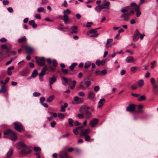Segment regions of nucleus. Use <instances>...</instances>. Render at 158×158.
I'll return each mask as SVG.
<instances>
[{"label": "nucleus", "instance_id": "f257e3e1", "mask_svg": "<svg viewBox=\"0 0 158 158\" xmlns=\"http://www.w3.org/2000/svg\"><path fill=\"white\" fill-rule=\"evenodd\" d=\"M4 136L5 138H9L12 141L15 140L17 138L16 134L10 129L4 132Z\"/></svg>", "mask_w": 158, "mask_h": 158}, {"label": "nucleus", "instance_id": "f03ea898", "mask_svg": "<svg viewBox=\"0 0 158 158\" xmlns=\"http://www.w3.org/2000/svg\"><path fill=\"white\" fill-rule=\"evenodd\" d=\"M35 58L37 59L36 62L38 66H42L45 65V59L44 57H42L40 59H38L37 57H35Z\"/></svg>", "mask_w": 158, "mask_h": 158}, {"label": "nucleus", "instance_id": "7ed1b4c3", "mask_svg": "<svg viewBox=\"0 0 158 158\" xmlns=\"http://www.w3.org/2000/svg\"><path fill=\"white\" fill-rule=\"evenodd\" d=\"M63 13L64 14L63 20L64 23H66L69 20V17L67 15L71 13V11L69 9H68L64 10L63 11Z\"/></svg>", "mask_w": 158, "mask_h": 158}, {"label": "nucleus", "instance_id": "20e7f679", "mask_svg": "<svg viewBox=\"0 0 158 158\" xmlns=\"http://www.w3.org/2000/svg\"><path fill=\"white\" fill-rule=\"evenodd\" d=\"M15 126V129L17 131L21 132L23 129L22 124L20 122H16L14 123Z\"/></svg>", "mask_w": 158, "mask_h": 158}, {"label": "nucleus", "instance_id": "39448f33", "mask_svg": "<svg viewBox=\"0 0 158 158\" xmlns=\"http://www.w3.org/2000/svg\"><path fill=\"white\" fill-rule=\"evenodd\" d=\"M98 122V120L96 118H94L89 122V126L92 127H94Z\"/></svg>", "mask_w": 158, "mask_h": 158}, {"label": "nucleus", "instance_id": "423d86ee", "mask_svg": "<svg viewBox=\"0 0 158 158\" xmlns=\"http://www.w3.org/2000/svg\"><path fill=\"white\" fill-rule=\"evenodd\" d=\"M83 99L82 98H79L77 96H75L74 98V101H73V103L76 104H80L82 102H83Z\"/></svg>", "mask_w": 158, "mask_h": 158}, {"label": "nucleus", "instance_id": "0eeeda50", "mask_svg": "<svg viewBox=\"0 0 158 158\" xmlns=\"http://www.w3.org/2000/svg\"><path fill=\"white\" fill-rule=\"evenodd\" d=\"M130 15L129 13L123 14L121 15V17L123 18L124 21H128L129 20Z\"/></svg>", "mask_w": 158, "mask_h": 158}, {"label": "nucleus", "instance_id": "6e6552de", "mask_svg": "<svg viewBox=\"0 0 158 158\" xmlns=\"http://www.w3.org/2000/svg\"><path fill=\"white\" fill-rule=\"evenodd\" d=\"M139 31L137 29H136L133 37V40L134 41H136L139 38Z\"/></svg>", "mask_w": 158, "mask_h": 158}, {"label": "nucleus", "instance_id": "1a4fd4ad", "mask_svg": "<svg viewBox=\"0 0 158 158\" xmlns=\"http://www.w3.org/2000/svg\"><path fill=\"white\" fill-rule=\"evenodd\" d=\"M135 109V106L134 104H130L127 107L126 110L129 112H133Z\"/></svg>", "mask_w": 158, "mask_h": 158}, {"label": "nucleus", "instance_id": "9d476101", "mask_svg": "<svg viewBox=\"0 0 158 158\" xmlns=\"http://www.w3.org/2000/svg\"><path fill=\"white\" fill-rule=\"evenodd\" d=\"M81 129V133L80 134V135L81 136H85L87 135V134L90 132V129H86L84 131H83L82 129Z\"/></svg>", "mask_w": 158, "mask_h": 158}, {"label": "nucleus", "instance_id": "9b49d317", "mask_svg": "<svg viewBox=\"0 0 158 158\" xmlns=\"http://www.w3.org/2000/svg\"><path fill=\"white\" fill-rule=\"evenodd\" d=\"M113 41V40L111 39H108L105 44V47L106 48H108L109 47H110L112 46L111 43H112Z\"/></svg>", "mask_w": 158, "mask_h": 158}, {"label": "nucleus", "instance_id": "f8f14e48", "mask_svg": "<svg viewBox=\"0 0 158 158\" xmlns=\"http://www.w3.org/2000/svg\"><path fill=\"white\" fill-rule=\"evenodd\" d=\"M90 109V107L86 105H83L79 109V111L80 112H83L85 110H88L89 109Z\"/></svg>", "mask_w": 158, "mask_h": 158}, {"label": "nucleus", "instance_id": "ddd939ff", "mask_svg": "<svg viewBox=\"0 0 158 158\" xmlns=\"http://www.w3.org/2000/svg\"><path fill=\"white\" fill-rule=\"evenodd\" d=\"M25 48L27 50L26 53L27 54H31L33 51V48L30 46L28 45L26 46Z\"/></svg>", "mask_w": 158, "mask_h": 158}, {"label": "nucleus", "instance_id": "4468645a", "mask_svg": "<svg viewBox=\"0 0 158 158\" xmlns=\"http://www.w3.org/2000/svg\"><path fill=\"white\" fill-rule=\"evenodd\" d=\"M95 93L92 91L89 92L88 94V98L90 100H92L94 97Z\"/></svg>", "mask_w": 158, "mask_h": 158}, {"label": "nucleus", "instance_id": "2eb2a0df", "mask_svg": "<svg viewBox=\"0 0 158 158\" xmlns=\"http://www.w3.org/2000/svg\"><path fill=\"white\" fill-rule=\"evenodd\" d=\"M61 78L63 80V81H62V84L65 86H66L68 83V81H69L70 79H68L64 77H62Z\"/></svg>", "mask_w": 158, "mask_h": 158}, {"label": "nucleus", "instance_id": "dca6fc26", "mask_svg": "<svg viewBox=\"0 0 158 158\" xmlns=\"http://www.w3.org/2000/svg\"><path fill=\"white\" fill-rule=\"evenodd\" d=\"M105 102V99L104 98H101L99 101L98 103V107L99 108L101 107Z\"/></svg>", "mask_w": 158, "mask_h": 158}, {"label": "nucleus", "instance_id": "f3484780", "mask_svg": "<svg viewBox=\"0 0 158 158\" xmlns=\"http://www.w3.org/2000/svg\"><path fill=\"white\" fill-rule=\"evenodd\" d=\"M110 4V3L109 2H107L105 3L101 4V5L103 8V9L106 8L107 9H109Z\"/></svg>", "mask_w": 158, "mask_h": 158}, {"label": "nucleus", "instance_id": "a211bd4d", "mask_svg": "<svg viewBox=\"0 0 158 158\" xmlns=\"http://www.w3.org/2000/svg\"><path fill=\"white\" fill-rule=\"evenodd\" d=\"M31 149H23L20 151V153L22 155H26L31 152Z\"/></svg>", "mask_w": 158, "mask_h": 158}, {"label": "nucleus", "instance_id": "6ab92c4d", "mask_svg": "<svg viewBox=\"0 0 158 158\" xmlns=\"http://www.w3.org/2000/svg\"><path fill=\"white\" fill-rule=\"evenodd\" d=\"M83 126H79L77 127L75 129H74L73 131V133L75 135H77L79 134V132L78 131V130L80 129H82L83 127Z\"/></svg>", "mask_w": 158, "mask_h": 158}, {"label": "nucleus", "instance_id": "aec40b11", "mask_svg": "<svg viewBox=\"0 0 158 158\" xmlns=\"http://www.w3.org/2000/svg\"><path fill=\"white\" fill-rule=\"evenodd\" d=\"M85 115V117L86 119L90 118L92 115V113L88 110L84 111Z\"/></svg>", "mask_w": 158, "mask_h": 158}, {"label": "nucleus", "instance_id": "412c9836", "mask_svg": "<svg viewBox=\"0 0 158 158\" xmlns=\"http://www.w3.org/2000/svg\"><path fill=\"white\" fill-rule=\"evenodd\" d=\"M134 59L132 56H128L126 59V61L127 63H132L134 61Z\"/></svg>", "mask_w": 158, "mask_h": 158}, {"label": "nucleus", "instance_id": "4be33fe9", "mask_svg": "<svg viewBox=\"0 0 158 158\" xmlns=\"http://www.w3.org/2000/svg\"><path fill=\"white\" fill-rule=\"evenodd\" d=\"M56 80V78L53 76L52 77L49 78V81L50 85H52L54 82H55Z\"/></svg>", "mask_w": 158, "mask_h": 158}, {"label": "nucleus", "instance_id": "5701e85b", "mask_svg": "<svg viewBox=\"0 0 158 158\" xmlns=\"http://www.w3.org/2000/svg\"><path fill=\"white\" fill-rule=\"evenodd\" d=\"M29 23V25L32 26V27L34 28H36L37 27V25L34 23V21L33 20L30 21Z\"/></svg>", "mask_w": 158, "mask_h": 158}, {"label": "nucleus", "instance_id": "b1692460", "mask_svg": "<svg viewBox=\"0 0 158 158\" xmlns=\"http://www.w3.org/2000/svg\"><path fill=\"white\" fill-rule=\"evenodd\" d=\"M48 67V70L51 72H53L55 70V68L51 65H50Z\"/></svg>", "mask_w": 158, "mask_h": 158}, {"label": "nucleus", "instance_id": "393cba45", "mask_svg": "<svg viewBox=\"0 0 158 158\" xmlns=\"http://www.w3.org/2000/svg\"><path fill=\"white\" fill-rule=\"evenodd\" d=\"M13 152V150L11 148H10L6 154V157L9 158L12 155Z\"/></svg>", "mask_w": 158, "mask_h": 158}, {"label": "nucleus", "instance_id": "a878e982", "mask_svg": "<svg viewBox=\"0 0 158 158\" xmlns=\"http://www.w3.org/2000/svg\"><path fill=\"white\" fill-rule=\"evenodd\" d=\"M54 95H52L48 97L47 99V101L48 102H50L52 101L55 98Z\"/></svg>", "mask_w": 158, "mask_h": 158}, {"label": "nucleus", "instance_id": "bb28decb", "mask_svg": "<svg viewBox=\"0 0 158 158\" xmlns=\"http://www.w3.org/2000/svg\"><path fill=\"white\" fill-rule=\"evenodd\" d=\"M135 11L136 12V15L137 17H139L141 14V12L140 11V9L139 7H137L135 9Z\"/></svg>", "mask_w": 158, "mask_h": 158}, {"label": "nucleus", "instance_id": "cd10ccee", "mask_svg": "<svg viewBox=\"0 0 158 158\" xmlns=\"http://www.w3.org/2000/svg\"><path fill=\"white\" fill-rule=\"evenodd\" d=\"M77 28V26H74L72 27L71 28L72 29V31L71 32V33L72 34L77 33V30H76Z\"/></svg>", "mask_w": 158, "mask_h": 158}, {"label": "nucleus", "instance_id": "c85d7f7f", "mask_svg": "<svg viewBox=\"0 0 158 158\" xmlns=\"http://www.w3.org/2000/svg\"><path fill=\"white\" fill-rule=\"evenodd\" d=\"M103 9V8L101 5L97 6L95 8V10L98 12H100L102 9Z\"/></svg>", "mask_w": 158, "mask_h": 158}, {"label": "nucleus", "instance_id": "c756f323", "mask_svg": "<svg viewBox=\"0 0 158 158\" xmlns=\"http://www.w3.org/2000/svg\"><path fill=\"white\" fill-rule=\"evenodd\" d=\"M138 86L139 87H142L144 84L143 81L142 79L140 80L137 83Z\"/></svg>", "mask_w": 158, "mask_h": 158}, {"label": "nucleus", "instance_id": "7c9ffc66", "mask_svg": "<svg viewBox=\"0 0 158 158\" xmlns=\"http://www.w3.org/2000/svg\"><path fill=\"white\" fill-rule=\"evenodd\" d=\"M37 71L36 69L34 70L32 72L31 76L35 78V77L37 75Z\"/></svg>", "mask_w": 158, "mask_h": 158}, {"label": "nucleus", "instance_id": "2f4dec72", "mask_svg": "<svg viewBox=\"0 0 158 158\" xmlns=\"http://www.w3.org/2000/svg\"><path fill=\"white\" fill-rule=\"evenodd\" d=\"M77 64L76 63H72L71 65L69 67V68L71 70H73L74 68L77 65Z\"/></svg>", "mask_w": 158, "mask_h": 158}, {"label": "nucleus", "instance_id": "473e14b6", "mask_svg": "<svg viewBox=\"0 0 158 158\" xmlns=\"http://www.w3.org/2000/svg\"><path fill=\"white\" fill-rule=\"evenodd\" d=\"M6 90V87L5 86H2L0 89V93L1 92L5 93Z\"/></svg>", "mask_w": 158, "mask_h": 158}, {"label": "nucleus", "instance_id": "72a5a7b5", "mask_svg": "<svg viewBox=\"0 0 158 158\" xmlns=\"http://www.w3.org/2000/svg\"><path fill=\"white\" fill-rule=\"evenodd\" d=\"M73 120L71 118H69L68 119V123L69 125V126L71 127H73L74 125L73 124Z\"/></svg>", "mask_w": 158, "mask_h": 158}, {"label": "nucleus", "instance_id": "f704fd0d", "mask_svg": "<svg viewBox=\"0 0 158 158\" xmlns=\"http://www.w3.org/2000/svg\"><path fill=\"white\" fill-rule=\"evenodd\" d=\"M91 63L90 61L86 62L85 64L84 68L85 69H87L89 68L90 65Z\"/></svg>", "mask_w": 158, "mask_h": 158}, {"label": "nucleus", "instance_id": "c9c22d12", "mask_svg": "<svg viewBox=\"0 0 158 158\" xmlns=\"http://www.w3.org/2000/svg\"><path fill=\"white\" fill-rule=\"evenodd\" d=\"M107 73L106 69H103L100 72V73H99V75L101 76H103L106 74Z\"/></svg>", "mask_w": 158, "mask_h": 158}, {"label": "nucleus", "instance_id": "e433bc0d", "mask_svg": "<svg viewBox=\"0 0 158 158\" xmlns=\"http://www.w3.org/2000/svg\"><path fill=\"white\" fill-rule=\"evenodd\" d=\"M145 97L144 95L141 96L137 100L139 102H141L145 99Z\"/></svg>", "mask_w": 158, "mask_h": 158}, {"label": "nucleus", "instance_id": "4c0bfd02", "mask_svg": "<svg viewBox=\"0 0 158 158\" xmlns=\"http://www.w3.org/2000/svg\"><path fill=\"white\" fill-rule=\"evenodd\" d=\"M26 40V38L25 36H23L21 38L19 39L18 42L19 43H22L23 41H25Z\"/></svg>", "mask_w": 158, "mask_h": 158}, {"label": "nucleus", "instance_id": "58836bf2", "mask_svg": "<svg viewBox=\"0 0 158 158\" xmlns=\"http://www.w3.org/2000/svg\"><path fill=\"white\" fill-rule=\"evenodd\" d=\"M58 118L60 119H63L64 118V114L62 113H58Z\"/></svg>", "mask_w": 158, "mask_h": 158}, {"label": "nucleus", "instance_id": "ea45409f", "mask_svg": "<svg viewBox=\"0 0 158 158\" xmlns=\"http://www.w3.org/2000/svg\"><path fill=\"white\" fill-rule=\"evenodd\" d=\"M73 82V85L70 86V88L71 89H73L74 88L75 85L76 83V81L75 80H73L72 82Z\"/></svg>", "mask_w": 158, "mask_h": 158}, {"label": "nucleus", "instance_id": "a19ab883", "mask_svg": "<svg viewBox=\"0 0 158 158\" xmlns=\"http://www.w3.org/2000/svg\"><path fill=\"white\" fill-rule=\"evenodd\" d=\"M77 116L80 119H83L84 118V114L83 113L78 114H77Z\"/></svg>", "mask_w": 158, "mask_h": 158}, {"label": "nucleus", "instance_id": "79ce46f5", "mask_svg": "<svg viewBox=\"0 0 158 158\" xmlns=\"http://www.w3.org/2000/svg\"><path fill=\"white\" fill-rule=\"evenodd\" d=\"M34 150L35 151L38 152V153H40L39 152L40 151L41 148L39 147H34Z\"/></svg>", "mask_w": 158, "mask_h": 158}, {"label": "nucleus", "instance_id": "37998d69", "mask_svg": "<svg viewBox=\"0 0 158 158\" xmlns=\"http://www.w3.org/2000/svg\"><path fill=\"white\" fill-rule=\"evenodd\" d=\"M62 72L65 74H67L68 73L69 70L67 69H61Z\"/></svg>", "mask_w": 158, "mask_h": 158}, {"label": "nucleus", "instance_id": "c03bdc74", "mask_svg": "<svg viewBox=\"0 0 158 158\" xmlns=\"http://www.w3.org/2000/svg\"><path fill=\"white\" fill-rule=\"evenodd\" d=\"M6 58V57L3 56L2 53L1 52H0V61H2Z\"/></svg>", "mask_w": 158, "mask_h": 158}, {"label": "nucleus", "instance_id": "a18cd8bd", "mask_svg": "<svg viewBox=\"0 0 158 158\" xmlns=\"http://www.w3.org/2000/svg\"><path fill=\"white\" fill-rule=\"evenodd\" d=\"M99 28H98L96 29H93L90 31L89 32L90 33H97V30L99 29Z\"/></svg>", "mask_w": 158, "mask_h": 158}, {"label": "nucleus", "instance_id": "49530a36", "mask_svg": "<svg viewBox=\"0 0 158 158\" xmlns=\"http://www.w3.org/2000/svg\"><path fill=\"white\" fill-rule=\"evenodd\" d=\"M103 60L101 61L100 60H97L96 61V64L98 66H99L102 64Z\"/></svg>", "mask_w": 158, "mask_h": 158}, {"label": "nucleus", "instance_id": "de8ad7c7", "mask_svg": "<svg viewBox=\"0 0 158 158\" xmlns=\"http://www.w3.org/2000/svg\"><path fill=\"white\" fill-rule=\"evenodd\" d=\"M150 81L152 85L156 84L155 80L153 77L151 78Z\"/></svg>", "mask_w": 158, "mask_h": 158}, {"label": "nucleus", "instance_id": "09e8293b", "mask_svg": "<svg viewBox=\"0 0 158 158\" xmlns=\"http://www.w3.org/2000/svg\"><path fill=\"white\" fill-rule=\"evenodd\" d=\"M99 34L98 33H94L90 36V37L91 38H95L97 37Z\"/></svg>", "mask_w": 158, "mask_h": 158}, {"label": "nucleus", "instance_id": "8fccbe9b", "mask_svg": "<svg viewBox=\"0 0 158 158\" xmlns=\"http://www.w3.org/2000/svg\"><path fill=\"white\" fill-rule=\"evenodd\" d=\"M44 11V9L43 7H40L37 10V11L38 12H43Z\"/></svg>", "mask_w": 158, "mask_h": 158}, {"label": "nucleus", "instance_id": "3c124183", "mask_svg": "<svg viewBox=\"0 0 158 158\" xmlns=\"http://www.w3.org/2000/svg\"><path fill=\"white\" fill-rule=\"evenodd\" d=\"M85 140L87 141H89L90 139V136L89 135H86L85 136Z\"/></svg>", "mask_w": 158, "mask_h": 158}, {"label": "nucleus", "instance_id": "603ef678", "mask_svg": "<svg viewBox=\"0 0 158 158\" xmlns=\"http://www.w3.org/2000/svg\"><path fill=\"white\" fill-rule=\"evenodd\" d=\"M18 145L19 146H21L22 147H25V145L24 143L22 142H19L18 143Z\"/></svg>", "mask_w": 158, "mask_h": 158}, {"label": "nucleus", "instance_id": "864d4df0", "mask_svg": "<svg viewBox=\"0 0 158 158\" xmlns=\"http://www.w3.org/2000/svg\"><path fill=\"white\" fill-rule=\"evenodd\" d=\"M131 88L133 90H135L137 89L138 86L135 85H133L131 86Z\"/></svg>", "mask_w": 158, "mask_h": 158}, {"label": "nucleus", "instance_id": "5fc2aeb1", "mask_svg": "<svg viewBox=\"0 0 158 158\" xmlns=\"http://www.w3.org/2000/svg\"><path fill=\"white\" fill-rule=\"evenodd\" d=\"M52 62H53V65L54 67H56L58 63L57 62L56 60L54 59L53 60Z\"/></svg>", "mask_w": 158, "mask_h": 158}, {"label": "nucleus", "instance_id": "6e6d98bb", "mask_svg": "<svg viewBox=\"0 0 158 158\" xmlns=\"http://www.w3.org/2000/svg\"><path fill=\"white\" fill-rule=\"evenodd\" d=\"M91 84V82L89 81H85V84L87 87L89 86Z\"/></svg>", "mask_w": 158, "mask_h": 158}, {"label": "nucleus", "instance_id": "4d7b16f0", "mask_svg": "<svg viewBox=\"0 0 158 158\" xmlns=\"http://www.w3.org/2000/svg\"><path fill=\"white\" fill-rule=\"evenodd\" d=\"M131 94L133 96L136 98H138L140 96V94H137L132 93Z\"/></svg>", "mask_w": 158, "mask_h": 158}, {"label": "nucleus", "instance_id": "13d9d810", "mask_svg": "<svg viewBox=\"0 0 158 158\" xmlns=\"http://www.w3.org/2000/svg\"><path fill=\"white\" fill-rule=\"evenodd\" d=\"M40 95V93L37 92H34L33 93V96L34 97H37L39 96Z\"/></svg>", "mask_w": 158, "mask_h": 158}, {"label": "nucleus", "instance_id": "bf43d9fd", "mask_svg": "<svg viewBox=\"0 0 158 158\" xmlns=\"http://www.w3.org/2000/svg\"><path fill=\"white\" fill-rule=\"evenodd\" d=\"M45 100V98L44 97H42L40 98V103L42 104L44 102Z\"/></svg>", "mask_w": 158, "mask_h": 158}, {"label": "nucleus", "instance_id": "052dcab7", "mask_svg": "<svg viewBox=\"0 0 158 158\" xmlns=\"http://www.w3.org/2000/svg\"><path fill=\"white\" fill-rule=\"evenodd\" d=\"M127 7H125V8L121 10V12L123 13H124L125 12H127L128 11V10L127 9Z\"/></svg>", "mask_w": 158, "mask_h": 158}, {"label": "nucleus", "instance_id": "680f3d73", "mask_svg": "<svg viewBox=\"0 0 158 158\" xmlns=\"http://www.w3.org/2000/svg\"><path fill=\"white\" fill-rule=\"evenodd\" d=\"M153 91L156 95H158V88L155 89H153Z\"/></svg>", "mask_w": 158, "mask_h": 158}, {"label": "nucleus", "instance_id": "e2e57ef3", "mask_svg": "<svg viewBox=\"0 0 158 158\" xmlns=\"http://www.w3.org/2000/svg\"><path fill=\"white\" fill-rule=\"evenodd\" d=\"M0 41L1 42L3 43L6 42L7 41V40L5 38H2L0 39Z\"/></svg>", "mask_w": 158, "mask_h": 158}, {"label": "nucleus", "instance_id": "0e129e2a", "mask_svg": "<svg viewBox=\"0 0 158 158\" xmlns=\"http://www.w3.org/2000/svg\"><path fill=\"white\" fill-rule=\"evenodd\" d=\"M99 87L98 85L95 86L94 88V90L95 91H98L99 90Z\"/></svg>", "mask_w": 158, "mask_h": 158}, {"label": "nucleus", "instance_id": "69168bd1", "mask_svg": "<svg viewBox=\"0 0 158 158\" xmlns=\"http://www.w3.org/2000/svg\"><path fill=\"white\" fill-rule=\"evenodd\" d=\"M48 70V67L46 66L45 67L43 68L42 71L45 73L46 70Z\"/></svg>", "mask_w": 158, "mask_h": 158}, {"label": "nucleus", "instance_id": "338daca9", "mask_svg": "<svg viewBox=\"0 0 158 158\" xmlns=\"http://www.w3.org/2000/svg\"><path fill=\"white\" fill-rule=\"evenodd\" d=\"M78 95L81 97H83L85 95L84 93L83 92H80L78 93Z\"/></svg>", "mask_w": 158, "mask_h": 158}, {"label": "nucleus", "instance_id": "774afa93", "mask_svg": "<svg viewBox=\"0 0 158 158\" xmlns=\"http://www.w3.org/2000/svg\"><path fill=\"white\" fill-rule=\"evenodd\" d=\"M87 24L86 25V27H91V25L92 24V23L91 22H88L87 23Z\"/></svg>", "mask_w": 158, "mask_h": 158}]
</instances>
